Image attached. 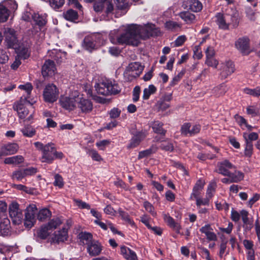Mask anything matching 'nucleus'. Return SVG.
<instances>
[{"label":"nucleus","instance_id":"72a5a7b5","mask_svg":"<svg viewBox=\"0 0 260 260\" xmlns=\"http://www.w3.org/2000/svg\"><path fill=\"white\" fill-rule=\"evenodd\" d=\"M10 220L7 217H5L3 223L0 225V234L3 236H7L10 232Z\"/></svg>","mask_w":260,"mask_h":260},{"label":"nucleus","instance_id":"a18cd8bd","mask_svg":"<svg viewBox=\"0 0 260 260\" xmlns=\"http://www.w3.org/2000/svg\"><path fill=\"white\" fill-rule=\"evenodd\" d=\"M244 92L245 93L253 97L258 98L260 96V86H256L253 89L246 87L244 89Z\"/></svg>","mask_w":260,"mask_h":260},{"label":"nucleus","instance_id":"338daca9","mask_svg":"<svg viewBox=\"0 0 260 260\" xmlns=\"http://www.w3.org/2000/svg\"><path fill=\"white\" fill-rule=\"evenodd\" d=\"M121 112V110L118 108H113L109 112L110 117L112 119L117 118L119 117Z\"/></svg>","mask_w":260,"mask_h":260},{"label":"nucleus","instance_id":"bb28decb","mask_svg":"<svg viewBox=\"0 0 260 260\" xmlns=\"http://www.w3.org/2000/svg\"><path fill=\"white\" fill-rule=\"evenodd\" d=\"M228 19L230 18V21L228 22L229 24V27L232 26L233 28H237L239 24L240 18L238 12H234L232 15L226 14Z\"/></svg>","mask_w":260,"mask_h":260},{"label":"nucleus","instance_id":"473e14b6","mask_svg":"<svg viewBox=\"0 0 260 260\" xmlns=\"http://www.w3.org/2000/svg\"><path fill=\"white\" fill-rule=\"evenodd\" d=\"M21 132L24 136L28 138H31L34 137L36 134L35 128L29 124L25 125L21 129Z\"/></svg>","mask_w":260,"mask_h":260},{"label":"nucleus","instance_id":"13d9d810","mask_svg":"<svg viewBox=\"0 0 260 260\" xmlns=\"http://www.w3.org/2000/svg\"><path fill=\"white\" fill-rule=\"evenodd\" d=\"M54 179L55 180L53 182V185L55 186H57L59 188H61L63 187L64 182L63 181V178L60 175L58 174H55L54 176Z\"/></svg>","mask_w":260,"mask_h":260},{"label":"nucleus","instance_id":"4be33fe9","mask_svg":"<svg viewBox=\"0 0 260 260\" xmlns=\"http://www.w3.org/2000/svg\"><path fill=\"white\" fill-rule=\"evenodd\" d=\"M205 181L203 178H199L195 183L192 188V191L190 194V199H192L193 197H197L200 196L201 192L204 188L205 185Z\"/></svg>","mask_w":260,"mask_h":260},{"label":"nucleus","instance_id":"5fc2aeb1","mask_svg":"<svg viewBox=\"0 0 260 260\" xmlns=\"http://www.w3.org/2000/svg\"><path fill=\"white\" fill-rule=\"evenodd\" d=\"M143 206L145 210L150 213L152 216L155 217L157 213L154 210L153 206L148 201H144L143 203Z\"/></svg>","mask_w":260,"mask_h":260},{"label":"nucleus","instance_id":"bf43d9fd","mask_svg":"<svg viewBox=\"0 0 260 260\" xmlns=\"http://www.w3.org/2000/svg\"><path fill=\"white\" fill-rule=\"evenodd\" d=\"M161 149L167 151L172 152L174 149L173 144L171 142H164L160 146Z\"/></svg>","mask_w":260,"mask_h":260},{"label":"nucleus","instance_id":"a211bd4d","mask_svg":"<svg viewBox=\"0 0 260 260\" xmlns=\"http://www.w3.org/2000/svg\"><path fill=\"white\" fill-rule=\"evenodd\" d=\"M215 22L218 26L219 28L223 30L229 29V24L226 22L228 20L226 15L224 16L221 13H217L214 16Z\"/></svg>","mask_w":260,"mask_h":260},{"label":"nucleus","instance_id":"f3484780","mask_svg":"<svg viewBox=\"0 0 260 260\" xmlns=\"http://www.w3.org/2000/svg\"><path fill=\"white\" fill-rule=\"evenodd\" d=\"M184 8L193 12H198L203 8L202 4L199 0H185L183 3Z\"/></svg>","mask_w":260,"mask_h":260},{"label":"nucleus","instance_id":"cd10ccee","mask_svg":"<svg viewBox=\"0 0 260 260\" xmlns=\"http://www.w3.org/2000/svg\"><path fill=\"white\" fill-rule=\"evenodd\" d=\"M14 109L17 111L19 118L22 119L25 118L28 114V110L21 103H17L14 106Z\"/></svg>","mask_w":260,"mask_h":260},{"label":"nucleus","instance_id":"ea45409f","mask_svg":"<svg viewBox=\"0 0 260 260\" xmlns=\"http://www.w3.org/2000/svg\"><path fill=\"white\" fill-rule=\"evenodd\" d=\"M10 12L3 5L0 4V23L6 22L10 15Z\"/></svg>","mask_w":260,"mask_h":260},{"label":"nucleus","instance_id":"f704fd0d","mask_svg":"<svg viewBox=\"0 0 260 260\" xmlns=\"http://www.w3.org/2000/svg\"><path fill=\"white\" fill-rule=\"evenodd\" d=\"M227 176L231 178L233 183H238L243 180L244 174L243 172L240 171H235L234 173H230Z\"/></svg>","mask_w":260,"mask_h":260},{"label":"nucleus","instance_id":"2f4dec72","mask_svg":"<svg viewBox=\"0 0 260 260\" xmlns=\"http://www.w3.org/2000/svg\"><path fill=\"white\" fill-rule=\"evenodd\" d=\"M179 16L187 24L192 23L196 19V16L193 14L187 11L180 12Z\"/></svg>","mask_w":260,"mask_h":260},{"label":"nucleus","instance_id":"6e6d98bb","mask_svg":"<svg viewBox=\"0 0 260 260\" xmlns=\"http://www.w3.org/2000/svg\"><path fill=\"white\" fill-rule=\"evenodd\" d=\"M88 153L91 157L92 159L94 161H101L103 160V158L98 152V151L94 149H91L88 150Z\"/></svg>","mask_w":260,"mask_h":260},{"label":"nucleus","instance_id":"37998d69","mask_svg":"<svg viewBox=\"0 0 260 260\" xmlns=\"http://www.w3.org/2000/svg\"><path fill=\"white\" fill-rule=\"evenodd\" d=\"M193 198L194 199H196V204L197 207V208H200V207H201V206H209L210 205V200L211 199V198H209L208 197L206 196L205 198H200L199 196Z\"/></svg>","mask_w":260,"mask_h":260},{"label":"nucleus","instance_id":"6e6552de","mask_svg":"<svg viewBox=\"0 0 260 260\" xmlns=\"http://www.w3.org/2000/svg\"><path fill=\"white\" fill-rule=\"evenodd\" d=\"M201 129V125L200 124H195L191 127L190 122L184 123L181 126L180 133L185 137H193L199 134Z\"/></svg>","mask_w":260,"mask_h":260},{"label":"nucleus","instance_id":"8fccbe9b","mask_svg":"<svg viewBox=\"0 0 260 260\" xmlns=\"http://www.w3.org/2000/svg\"><path fill=\"white\" fill-rule=\"evenodd\" d=\"M165 27L168 30L175 31L177 28H180V26L177 22L169 20L165 23Z\"/></svg>","mask_w":260,"mask_h":260},{"label":"nucleus","instance_id":"9b49d317","mask_svg":"<svg viewBox=\"0 0 260 260\" xmlns=\"http://www.w3.org/2000/svg\"><path fill=\"white\" fill-rule=\"evenodd\" d=\"M77 106L84 114L89 113L93 110V104L91 100L83 98H77Z\"/></svg>","mask_w":260,"mask_h":260},{"label":"nucleus","instance_id":"a19ab883","mask_svg":"<svg viewBox=\"0 0 260 260\" xmlns=\"http://www.w3.org/2000/svg\"><path fill=\"white\" fill-rule=\"evenodd\" d=\"M49 231H50L49 229L45 224L42 226L40 229L37 231V235L40 239L45 240L47 239L49 235Z\"/></svg>","mask_w":260,"mask_h":260},{"label":"nucleus","instance_id":"0eeeda50","mask_svg":"<svg viewBox=\"0 0 260 260\" xmlns=\"http://www.w3.org/2000/svg\"><path fill=\"white\" fill-rule=\"evenodd\" d=\"M58 95L59 90L53 83H48L45 86L43 93L45 102L53 103L57 101Z\"/></svg>","mask_w":260,"mask_h":260},{"label":"nucleus","instance_id":"603ef678","mask_svg":"<svg viewBox=\"0 0 260 260\" xmlns=\"http://www.w3.org/2000/svg\"><path fill=\"white\" fill-rule=\"evenodd\" d=\"M140 75V72H135L133 71H130L128 70L127 68L126 69L124 73V76L126 80L128 81H132L133 79H136Z\"/></svg>","mask_w":260,"mask_h":260},{"label":"nucleus","instance_id":"680f3d73","mask_svg":"<svg viewBox=\"0 0 260 260\" xmlns=\"http://www.w3.org/2000/svg\"><path fill=\"white\" fill-rule=\"evenodd\" d=\"M153 153V152L152 151V149L151 148H150L147 149L145 150L140 151L139 152L138 158V159H141L144 157H148V156H150Z\"/></svg>","mask_w":260,"mask_h":260},{"label":"nucleus","instance_id":"774afa93","mask_svg":"<svg viewBox=\"0 0 260 260\" xmlns=\"http://www.w3.org/2000/svg\"><path fill=\"white\" fill-rule=\"evenodd\" d=\"M203 57L201 48L200 46H196L193 48V57L200 59Z\"/></svg>","mask_w":260,"mask_h":260},{"label":"nucleus","instance_id":"f8f14e48","mask_svg":"<svg viewBox=\"0 0 260 260\" xmlns=\"http://www.w3.org/2000/svg\"><path fill=\"white\" fill-rule=\"evenodd\" d=\"M56 70L54 61L46 60L42 67V75L44 78L51 77L55 74Z\"/></svg>","mask_w":260,"mask_h":260},{"label":"nucleus","instance_id":"423d86ee","mask_svg":"<svg viewBox=\"0 0 260 260\" xmlns=\"http://www.w3.org/2000/svg\"><path fill=\"white\" fill-rule=\"evenodd\" d=\"M129 134L132 137L127 146V148L128 149L138 147L147 135V133L145 129H138L135 125L130 128Z\"/></svg>","mask_w":260,"mask_h":260},{"label":"nucleus","instance_id":"69168bd1","mask_svg":"<svg viewBox=\"0 0 260 260\" xmlns=\"http://www.w3.org/2000/svg\"><path fill=\"white\" fill-rule=\"evenodd\" d=\"M140 92L141 89L139 86H136L134 87L133 91V101L134 102H137L139 101Z\"/></svg>","mask_w":260,"mask_h":260},{"label":"nucleus","instance_id":"20e7f679","mask_svg":"<svg viewBox=\"0 0 260 260\" xmlns=\"http://www.w3.org/2000/svg\"><path fill=\"white\" fill-rule=\"evenodd\" d=\"M95 88L97 93L103 95H116L121 91V88L115 81L106 80L96 83Z\"/></svg>","mask_w":260,"mask_h":260},{"label":"nucleus","instance_id":"7c9ffc66","mask_svg":"<svg viewBox=\"0 0 260 260\" xmlns=\"http://www.w3.org/2000/svg\"><path fill=\"white\" fill-rule=\"evenodd\" d=\"M217 187V182L215 180H211L208 185L206 195L209 198L212 199L216 192Z\"/></svg>","mask_w":260,"mask_h":260},{"label":"nucleus","instance_id":"e2e57ef3","mask_svg":"<svg viewBox=\"0 0 260 260\" xmlns=\"http://www.w3.org/2000/svg\"><path fill=\"white\" fill-rule=\"evenodd\" d=\"M240 214L241 215L243 224H249L252 223L249 220V218L248 217L249 213L247 211L243 209L240 211Z\"/></svg>","mask_w":260,"mask_h":260},{"label":"nucleus","instance_id":"f257e3e1","mask_svg":"<svg viewBox=\"0 0 260 260\" xmlns=\"http://www.w3.org/2000/svg\"><path fill=\"white\" fill-rule=\"evenodd\" d=\"M37 208L35 205H29L25 210V217L23 218L22 211L19 208V204L16 202H12L9 206L10 217L15 224H20L23 221L24 225L27 229L34 226Z\"/></svg>","mask_w":260,"mask_h":260},{"label":"nucleus","instance_id":"b1692460","mask_svg":"<svg viewBox=\"0 0 260 260\" xmlns=\"http://www.w3.org/2000/svg\"><path fill=\"white\" fill-rule=\"evenodd\" d=\"M16 51L17 53L16 56L24 60L28 58L31 53L29 48L24 45L19 46Z\"/></svg>","mask_w":260,"mask_h":260},{"label":"nucleus","instance_id":"09e8293b","mask_svg":"<svg viewBox=\"0 0 260 260\" xmlns=\"http://www.w3.org/2000/svg\"><path fill=\"white\" fill-rule=\"evenodd\" d=\"M49 2L50 7L57 11L64 5L65 0H49Z\"/></svg>","mask_w":260,"mask_h":260},{"label":"nucleus","instance_id":"7ed1b4c3","mask_svg":"<svg viewBox=\"0 0 260 260\" xmlns=\"http://www.w3.org/2000/svg\"><path fill=\"white\" fill-rule=\"evenodd\" d=\"M34 145L38 150L42 151L41 158L42 162L51 164L55 159H62L64 155L61 151H57L55 145L52 143L44 145L40 142L34 143Z\"/></svg>","mask_w":260,"mask_h":260},{"label":"nucleus","instance_id":"ddd939ff","mask_svg":"<svg viewBox=\"0 0 260 260\" xmlns=\"http://www.w3.org/2000/svg\"><path fill=\"white\" fill-rule=\"evenodd\" d=\"M250 40L247 37L240 38L235 42L236 48L243 54H248L250 53Z\"/></svg>","mask_w":260,"mask_h":260},{"label":"nucleus","instance_id":"de8ad7c7","mask_svg":"<svg viewBox=\"0 0 260 260\" xmlns=\"http://www.w3.org/2000/svg\"><path fill=\"white\" fill-rule=\"evenodd\" d=\"M244 156L247 157H251L253 153V146L252 143L245 142L244 148Z\"/></svg>","mask_w":260,"mask_h":260},{"label":"nucleus","instance_id":"79ce46f5","mask_svg":"<svg viewBox=\"0 0 260 260\" xmlns=\"http://www.w3.org/2000/svg\"><path fill=\"white\" fill-rule=\"evenodd\" d=\"M5 41L7 46L9 48H14L17 44V39L15 35L13 34L7 35L5 38Z\"/></svg>","mask_w":260,"mask_h":260},{"label":"nucleus","instance_id":"5701e85b","mask_svg":"<svg viewBox=\"0 0 260 260\" xmlns=\"http://www.w3.org/2000/svg\"><path fill=\"white\" fill-rule=\"evenodd\" d=\"M120 254L126 260H138L136 253L125 246H121Z\"/></svg>","mask_w":260,"mask_h":260},{"label":"nucleus","instance_id":"6ab92c4d","mask_svg":"<svg viewBox=\"0 0 260 260\" xmlns=\"http://www.w3.org/2000/svg\"><path fill=\"white\" fill-rule=\"evenodd\" d=\"M163 219L167 223L168 225L171 228L173 229L177 234L180 233V230L181 229V225L176 222L174 219L172 217L169 213H163ZM181 235H183V234H181Z\"/></svg>","mask_w":260,"mask_h":260},{"label":"nucleus","instance_id":"58836bf2","mask_svg":"<svg viewBox=\"0 0 260 260\" xmlns=\"http://www.w3.org/2000/svg\"><path fill=\"white\" fill-rule=\"evenodd\" d=\"M157 89L156 87L153 85H149L148 88H146L143 90L142 98L144 100H147L149 99L150 96L156 92Z\"/></svg>","mask_w":260,"mask_h":260},{"label":"nucleus","instance_id":"9d476101","mask_svg":"<svg viewBox=\"0 0 260 260\" xmlns=\"http://www.w3.org/2000/svg\"><path fill=\"white\" fill-rule=\"evenodd\" d=\"M37 172V169L34 167L22 169H19L13 172L12 178L20 181L26 176L35 175Z\"/></svg>","mask_w":260,"mask_h":260},{"label":"nucleus","instance_id":"a878e982","mask_svg":"<svg viewBox=\"0 0 260 260\" xmlns=\"http://www.w3.org/2000/svg\"><path fill=\"white\" fill-rule=\"evenodd\" d=\"M164 123L159 121H154L152 122L151 126L154 133L160 135L161 136H165L167 131L163 128Z\"/></svg>","mask_w":260,"mask_h":260},{"label":"nucleus","instance_id":"2eb2a0df","mask_svg":"<svg viewBox=\"0 0 260 260\" xmlns=\"http://www.w3.org/2000/svg\"><path fill=\"white\" fill-rule=\"evenodd\" d=\"M68 229L66 227H63L61 230L54 233L52 237L51 241L54 243L59 244L64 242L68 240Z\"/></svg>","mask_w":260,"mask_h":260},{"label":"nucleus","instance_id":"052dcab7","mask_svg":"<svg viewBox=\"0 0 260 260\" xmlns=\"http://www.w3.org/2000/svg\"><path fill=\"white\" fill-rule=\"evenodd\" d=\"M9 57L5 50L0 49V64H5L8 62Z\"/></svg>","mask_w":260,"mask_h":260},{"label":"nucleus","instance_id":"0e129e2a","mask_svg":"<svg viewBox=\"0 0 260 260\" xmlns=\"http://www.w3.org/2000/svg\"><path fill=\"white\" fill-rule=\"evenodd\" d=\"M247 114L250 115L252 117H255L259 115V109L255 108L253 106H248L246 108Z\"/></svg>","mask_w":260,"mask_h":260},{"label":"nucleus","instance_id":"c85d7f7f","mask_svg":"<svg viewBox=\"0 0 260 260\" xmlns=\"http://www.w3.org/2000/svg\"><path fill=\"white\" fill-rule=\"evenodd\" d=\"M31 18L35 22V24L36 25H38L40 30L42 27L46 25L47 23L46 18L42 15H40L39 13H34L31 15Z\"/></svg>","mask_w":260,"mask_h":260},{"label":"nucleus","instance_id":"1a4fd4ad","mask_svg":"<svg viewBox=\"0 0 260 260\" xmlns=\"http://www.w3.org/2000/svg\"><path fill=\"white\" fill-rule=\"evenodd\" d=\"M86 244L87 252L92 257L99 255L103 249V245L98 240H93L87 242Z\"/></svg>","mask_w":260,"mask_h":260},{"label":"nucleus","instance_id":"c03bdc74","mask_svg":"<svg viewBox=\"0 0 260 260\" xmlns=\"http://www.w3.org/2000/svg\"><path fill=\"white\" fill-rule=\"evenodd\" d=\"M62 223V221L61 219L59 217H57L51 219L46 225L49 230H52L53 229H56L58 226L61 225Z\"/></svg>","mask_w":260,"mask_h":260},{"label":"nucleus","instance_id":"412c9836","mask_svg":"<svg viewBox=\"0 0 260 260\" xmlns=\"http://www.w3.org/2000/svg\"><path fill=\"white\" fill-rule=\"evenodd\" d=\"M235 71V65L231 60L226 62V64L223 67L220 73V77L222 79H225L230 76Z\"/></svg>","mask_w":260,"mask_h":260},{"label":"nucleus","instance_id":"c756f323","mask_svg":"<svg viewBox=\"0 0 260 260\" xmlns=\"http://www.w3.org/2000/svg\"><path fill=\"white\" fill-rule=\"evenodd\" d=\"M63 15L66 20L71 22H76L79 17L78 12L73 9L67 10L63 13Z\"/></svg>","mask_w":260,"mask_h":260},{"label":"nucleus","instance_id":"c9c22d12","mask_svg":"<svg viewBox=\"0 0 260 260\" xmlns=\"http://www.w3.org/2000/svg\"><path fill=\"white\" fill-rule=\"evenodd\" d=\"M143 32L144 34V39H148L151 37H157L160 34V31L158 28L151 27L148 29H145Z\"/></svg>","mask_w":260,"mask_h":260},{"label":"nucleus","instance_id":"e433bc0d","mask_svg":"<svg viewBox=\"0 0 260 260\" xmlns=\"http://www.w3.org/2000/svg\"><path fill=\"white\" fill-rule=\"evenodd\" d=\"M24 158L21 155H16L6 158L4 160L5 164L18 165L23 161Z\"/></svg>","mask_w":260,"mask_h":260},{"label":"nucleus","instance_id":"393cba45","mask_svg":"<svg viewBox=\"0 0 260 260\" xmlns=\"http://www.w3.org/2000/svg\"><path fill=\"white\" fill-rule=\"evenodd\" d=\"M117 213L119 214L121 219L125 223L129 224L132 228H137L135 222L131 217L128 212L124 211L122 208H119L118 209Z\"/></svg>","mask_w":260,"mask_h":260},{"label":"nucleus","instance_id":"49530a36","mask_svg":"<svg viewBox=\"0 0 260 260\" xmlns=\"http://www.w3.org/2000/svg\"><path fill=\"white\" fill-rule=\"evenodd\" d=\"M126 68H127L128 70H130V71H133L137 73L140 72V74L143 70V67L141 63L138 62H131L128 64Z\"/></svg>","mask_w":260,"mask_h":260},{"label":"nucleus","instance_id":"dca6fc26","mask_svg":"<svg viewBox=\"0 0 260 260\" xmlns=\"http://www.w3.org/2000/svg\"><path fill=\"white\" fill-rule=\"evenodd\" d=\"M19 146L16 143H9L1 147L0 150V157L8 155H12L17 152Z\"/></svg>","mask_w":260,"mask_h":260},{"label":"nucleus","instance_id":"39448f33","mask_svg":"<svg viewBox=\"0 0 260 260\" xmlns=\"http://www.w3.org/2000/svg\"><path fill=\"white\" fill-rule=\"evenodd\" d=\"M106 41V37L100 33H94L86 36L83 42V46L85 49L91 52L100 46L104 45Z\"/></svg>","mask_w":260,"mask_h":260},{"label":"nucleus","instance_id":"4468645a","mask_svg":"<svg viewBox=\"0 0 260 260\" xmlns=\"http://www.w3.org/2000/svg\"><path fill=\"white\" fill-rule=\"evenodd\" d=\"M217 173L227 176L230 173L229 169L235 168V166L228 159H224L217 163Z\"/></svg>","mask_w":260,"mask_h":260},{"label":"nucleus","instance_id":"aec40b11","mask_svg":"<svg viewBox=\"0 0 260 260\" xmlns=\"http://www.w3.org/2000/svg\"><path fill=\"white\" fill-rule=\"evenodd\" d=\"M60 103L63 109L71 111L77 106V100L66 96L60 100Z\"/></svg>","mask_w":260,"mask_h":260},{"label":"nucleus","instance_id":"4c0bfd02","mask_svg":"<svg viewBox=\"0 0 260 260\" xmlns=\"http://www.w3.org/2000/svg\"><path fill=\"white\" fill-rule=\"evenodd\" d=\"M51 216V212L47 208L41 209L37 215V218L39 221H44Z\"/></svg>","mask_w":260,"mask_h":260},{"label":"nucleus","instance_id":"4d7b16f0","mask_svg":"<svg viewBox=\"0 0 260 260\" xmlns=\"http://www.w3.org/2000/svg\"><path fill=\"white\" fill-rule=\"evenodd\" d=\"M258 134L255 132H252L248 134V136L246 137V134L244 133L243 138H244L245 142H249V143H252L253 141H256L258 139Z\"/></svg>","mask_w":260,"mask_h":260},{"label":"nucleus","instance_id":"3c124183","mask_svg":"<svg viewBox=\"0 0 260 260\" xmlns=\"http://www.w3.org/2000/svg\"><path fill=\"white\" fill-rule=\"evenodd\" d=\"M78 238L80 239V242L84 243V241H91L93 240V236L90 233L86 232H81L78 235Z\"/></svg>","mask_w":260,"mask_h":260},{"label":"nucleus","instance_id":"864d4df0","mask_svg":"<svg viewBox=\"0 0 260 260\" xmlns=\"http://www.w3.org/2000/svg\"><path fill=\"white\" fill-rule=\"evenodd\" d=\"M116 8L119 10H126L128 8V3L126 0H114Z\"/></svg>","mask_w":260,"mask_h":260},{"label":"nucleus","instance_id":"f03ea898","mask_svg":"<svg viewBox=\"0 0 260 260\" xmlns=\"http://www.w3.org/2000/svg\"><path fill=\"white\" fill-rule=\"evenodd\" d=\"M141 26L137 24L129 25L125 31L115 38H111L112 43L120 45L138 46L140 44L141 38Z\"/></svg>","mask_w":260,"mask_h":260}]
</instances>
